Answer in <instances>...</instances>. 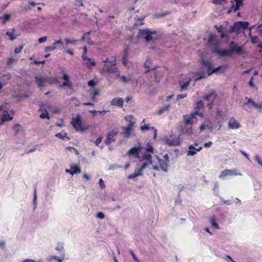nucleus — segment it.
<instances>
[{"label": "nucleus", "mask_w": 262, "mask_h": 262, "mask_svg": "<svg viewBox=\"0 0 262 262\" xmlns=\"http://www.w3.org/2000/svg\"><path fill=\"white\" fill-rule=\"evenodd\" d=\"M139 165L140 168L132 174L128 176V179H135L143 175V171L145 169L159 170L158 165L152 162L151 156L149 155H144L139 160Z\"/></svg>", "instance_id": "f257e3e1"}, {"label": "nucleus", "mask_w": 262, "mask_h": 262, "mask_svg": "<svg viewBox=\"0 0 262 262\" xmlns=\"http://www.w3.org/2000/svg\"><path fill=\"white\" fill-rule=\"evenodd\" d=\"M229 25V23L227 21H225L220 26H216V28L218 32L221 33V36L222 38L226 37L228 36L229 32H239L242 30H244L248 28L249 23L246 21H237L231 27L229 31L227 30V27Z\"/></svg>", "instance_id": "f03ea898"}, {"label": "nucleus", "mask_w": 262, "mask_h": 262, "mask_svg": "<svg viewBox=\"0 0 262 262\" xmlns=\"http://www.w3.org/2000/svg\"><path fill=\"white\" fill-rule=\"evenodd\" d=\"M202 63L204 66V69L207 71V72H199L196 73V76L197 77L195 79L196 80L202 78H205L213 73H222L226 69L224 66H219L214 68L213 67L212 63L209 61H205L203 60Z\"/></svg>", "instance_id": "7ed1b4c3"}, {"label": "nucleus", "mask_w": 262, "mask_h": 262, "mask_svg": "<svg viewBox=\"0 0 262 262\" xmlns=\"http://www.w3.org/2000/svg\"><path fill=\"white\" fill-rule=\"evenodd\" d=\"M137 38V40H131V42L137 43L141 40H145L147 42L154 41L160 38V35L156 31L146 28L139 30Z\"/></svg>", "instance_id": "20e7f679"}, {"label": "nucleus", "mask_w": 262, "mask_h": 262, "mask_svg": "<svg viewBox=\"0 0 262 262\" xmlns=\"http://www.w3.org/2000/svg\"><path fill=\"white\" fill-rule=\"evenodd\" d=\"M157 159L159 164V169H161L164 171H167L169 165V157L167 154H165L163 156V159L160 158L159 157H157Z\"/></svg>", "instance_id": "39448f33"}, {"label": "nucleus", "mask_w": 262, "mask_h": 262, "mask_svg": "<svg viewBox=\"0 0 262 262\" xmlns=\"http://www.w3.org/2000/svg\"><path fill=\"white\" fill-rule=\"evenodd\" d=\"M71 124L77 131H84L86 129V127L84 126L79 115H77L75 118H72Z\"/></svg>", "instance_id": "423d86ee"}, {"label": "nucleus", "mask_w": 262, "mask_h": 262, "mask_svg": "<svg viewBox=\"0 0 262 262\" xmlns=\"http://www.w3.org/2000/svg\"><path fill=\"white\" fill-rule=\"evenodd\" d=\"M196 115H199L202 117L203 116L202 113H199L198 112L184 116V121L185 124L186 125H189L193 123H196L197 122V119L196 118Z\"/></svg>", "instance_id": "0eeeda50"}, {"label": "nucleus", "mask_w": 262, "mask_h": 262, "mask_svg": "<svg viewBox=\"0 0 262 262\" xmlns=\"http://www.w3.org/2000/svg\"><path fill=\"white\" fill-rule=\"evenodd\" d=\"M163 142L169 146H178L181 143L179 137L174 135L164 137L163 139Z\"/></svg>", "instance_id": "6e6552de"}, {"label": "nucleus", "mask_w": 262, "mask_h": 262, "mask_svg": "<svg viewBox=\"0 0 262 262\" xmlns=\"http://www.w3.org/2000/svg\"><path fill=\"white\" fill-rule=\"evenodd\" d=\"M105 64L102 68L103 72H113L115 71V60H110L108 58H106L104 60Z\"/></svg>", "instance_id": "1a4fd4ad"}, {"label": "nucleus", "mask_w": 262, "mask_h": 262, "mask_svg": "<svg viewBox=\"0 0 262 262\" xmlns=\"http://www.w3.org/2000/svg\"><path fill=\"white\" fill-rule=\"evenodd\" d=\"M142 149V144L140 142L138 143L137 147H133L131 148L127 152V155L129 157L136 156L139 157V153Z\"/></svg>", "instance_id": "9d476101"}, {"label": "nucleus", "mask_w": 262, "mask_h": 262, "mask_svg": "<svg viewBox=\"0 0 262 262\" xmlns=\"http://www.w3.org/2000/svg\"><path fill=\"white\" fill-rule=\"evenodd\" d=\"M63 79L64 81L63 82L62 84L59 85V88L61 89L63 87H67L69 89L73 90V86L72 82L70 81V76L67 74H64L62 76Z\"/></svg>", "instance_id": "9b49d317"}, {"label": "nucleus", "mask_w": 262, "mask_h": 262, "mask_svg": "<svg viewBox=\"0 0 262 262\" xmlns=\"http://www.w3.org/2000/svg\"><path fill=\"white\" fill-rule=\"evenodd\" d=\"M202 147L200 146L198 148H195L193 145H191L188 146V150L187 151V155L188 156H192L195 155L198 152L201 150Z\"/></svg>", "instance_id": "f8f14e48"}, {"label": "nucleus", "mask_w": 262, "mask_h": 262, "mask_svg": "<svg viewBox=\"0 0 262 262\" xmlns=\"http://www.w3.org/2000/svg\"><path fill=\"white\" fill-rule=\"evenodd\" d=\"M212 128L210 121L208 119H205L204 120L202 124L200 126L199 129L200 132H202L205 129L211 130Z\"/></svg>", "instance_id": "ddd939ff"}, {"label": "nucleus", "mask_w": 262, "mask_h": 262, "mask_svg": "<svg viewBox=\"0 0 262 262\" xmlns=\"http://www.w3.org/2000/svg\"><path fill=\"white\" fill-rule=\"evenodd\" d=\"M232 45L233 46H231V50H233V53H237L238 54H242L244 52V49L243 46H238L237 45H234V43L232 42Z\"/></svg>", "instance_id": "4468645a"}, {"label": "nucleus", "mask_w": 262, "mask_h": 262, "mask_svg": "<svg viewBox=\"0 0 262 262\" xmlns=\"http://www.w3.org/2000/svg\"><path fill=\"white\" fill-rule=\"evenodd\" d=\"M215 52L221 56H231L233 54V50H231V49L216 50Z\"/></svg>", "instance_id": "2eb2a0df"}, {"label": "nucleus", "mask_w": 262, "mask_h": 262, "mask_svg": "<svg viewBox=\"0 0 262 262\" xmlns=\"http://www.w3.org/2000/svg\"><path fill=\"white\" fill-rule=\"evenodd\" d=\"M228 126L231 129H236L240 127V124L237 120L232 118L229 121Z\"/></svg>", "instance_id": "dca6fc26"}, {"label": "nucleus", "mask_w": 262, "mask_h": 262, "mask_svg": "<svg viewBox=\"0 0 262 262\" xmlns=\"http://www.w3.org/2000/svg\"><path fill=\"white\" fill-rule=\"evenodd\" d=\"M242 5L243 0H233V4L232 7L230 8V11L235 12Z\"/></svg>", "instance_id": "f3484780"}, {"label": "nucleus", "mask_w": 262, "mask_h": 262, "mask_svg": "<svg viewBox=\"0 0 262 262\" xmlns=\"http://www.w3.org/2000/svg\"><path fill=\"white\" fill-rule=\"evenodd\" d=\"M35 79L36 80V82L38 86L41 89H42L45 86V84L46 81V79L39 76H35Z\"/></svg>", "instance_id": "a211bd4d"}, {"label": "nucleus", "mask_w": 262, "mask_h": 262, "mask_svg": "<svg viewBox=\"0 0 262 262\" xmlns=\"http://www.w3.org/2000/svg\"><path fill=\"white\" fill-rule=\"evenodd\" d=\"M115 137V130H112L110 133H109L107 135V138L105 140V143L106 145L110 144L111 143L113 142Z\"/></svg>", "instance_id": "6ab92c4d"}, {"label": "nucleus", "mask_w": 262, "mask_h": 262, "mask_svg": "<svg viewBox=\"0 0 262 262\" xmlns=\"http://www.w3.org/2000/svg\"><path fill=\"white\" fill-rule=\"evenodd\" d=\"M249 35H250L251 42L253 45H254L259 48H262V43L260 42V41H259L258 37L256 36H253L251 35L250 33Z\"/></svg>", "instance_id": "aec40b11"}, {"label": "nucleus", "mask_w": 262, "mask_h": 262, "mask_svg": "<svg viewBox=\"0 0 262 262\" xmlns=\"http://www.w3.org/2000/svg\"><path fill=\"white\" fill-rule=\"evenodd\" d=\"M234 174H235V175H241V173H239V174L235 173L234 172V171H232V170H229V169H226V170L223 171L221 173L219 177L220 178H224L226 176H230V175H234Z\"/></svg>", "instance_id": "412c9836"}, {"label": "nucleus", "mask_w": 262, "mask_h": 262, "mask_svg": "<svg viewBox=\"0 0 262 262\" xmlns=\"http://www.w3.org/2000/svg\"><path fill=\"white\" fill-rule=\"evenodd\" d=\"M66 172L73 176L75 174L80 173L81 170L77 166H73L71 167L70 170L67 169Z\"/></svg>", "instance_id": "4be33fe9"}, {"label": "nucleus", "mask_w": 262, "mask_h": 262, "mask_svg": "<svg viewBox=\"0 0 262 262\" xmlns=\"http://www.w3.org/2000/svg\"><path fill=\"white\" fill-rule=\"evenodd\" d=\"M216 94L214 92H211L209 94L204 96L203 98L208 101L212 102L215 99Z\"/></svg>", "instance_id": "5701e85b"}, {"label": "nucleus", "mask_w": 262, "mask_h": 262, "mask_svg": "<svg viewBox=\"0 0 262 262\" xmlns=\"http://www.w3.org/2000/svg\"><path fill=\"white\" fill-rule=\"evenodd\" d=\"M83 61H84V64L88 68H91L92 67L95 66L96 65L95 61L92 60L90 58H88L87 57L86 59L83 60Z\"/></svg>", "instance_id": "b1692460"}, {"label": "nucleus", "mask_w": 262, "mask_h": 262, "mask_svg": "<svg viewBox=\"0 0 262 262\" xmlns=\"http://www.w3.org/2000/svg\"><path fill=\"white\" fill-rule=\"evenodd\" d=\"M169 108V105H165L163 107L157 110L155 113L157 115H160L163 114L165 112L167 111Z\"/></svg>", "instance_id": "393cba45"}, {"label": "nucleus", "mask_w": 262, "mask_h": 262, "mask_svg": "<svg viewBox=\"0 0 262 262\" xmlns=\"http://www.w3.org/2000/svg\"><path fill=\"white\" fill-rule=\"evenodd\" d=\"M13 129L14 130V135L16 136L19 132L23 130V126L19 124H16L13 126Z\"/></svg>", "instance_id": "a878e982"}, {"label": "nucleus", "mask_w": 262, "mask_h": 262, "mask_svg": "<svg viewBox=\"0 0 262 262\" xmlns=\"http://www.w3.org/2000/svg\"><path fill=\"white\" fill-rule=\"evenodd\" d=\"M13 117L10 116L7 112H6L2 117L1 120L3 122H5L6 121H10L12 120Z\"/></svg>", "instance_id": "bb28decb"}, {"label": "nucleus", "mask_w": 262, "mask_h": 262, "mask_svg": "<svg viewBox=\"0 0 262 262\" xmlns=\"http://www.w3.org/2000/svg\"><path fill=\"white\" fill-rule=\"evenodd\" d=\"M118 78L122 82L127 83L129 81V78L125 75H117Z\"/></svg>", "instance_id": "cd10ccee"}, {"label": "nucleus", "mask_w": 262, "mask_h": 262, "mask_svg": "<svg viewBox=\"0 0 262 262\" xmlns=\"http://www.w3.org/2000/svg\"><path fill=\"white\" fill-rule=\"evenodd\" d=\"M135 124V123H132L131 124H128L127 126L125 127L124 131L126 135V136L128 137L129 136L130 130L133 128Z\"/></svg>", "instance_id": "c85d7f7f"}, {"label": "nucleus", "mask_w": 262, "mask_h": 262, "mask_svg": "<svg viewBox=\"0 0 262 262\" xmlns=\"http://www.w3.org/2000/svg\"><path fill=\"white\" fill-rule=\"evenodd\" d=\"M190 81V79H189L186 82H181V81L180 82V85L181 86V91L185 90L187 89L188 86L189 85Z\"/></svg>", "instance_id": "c756f323"}, {"label": "nucleus", "mask_w": 262, "mask_h": 262, "mask_svg": "<svg viewBox=\"0 0 262 262\" xmlns=\"http://www.w3.org/2000/svg\"><path fill=\"white\" fill-rule=\"evenodd\" d=\"M55 136L61 139H64V138H66L68 140H69V138L67 137V134L64 131H62L60 133L56 134L55 135Z\"/></svg>", "instance_id": "7c9ffc66"}, {"label": "nucleus", "mask_w": 262, "mask_h": 262, "mask_svg": "<svg viewBox=\"0 0 262 262\" xmlns=\"http://www.w3.org/2000/svg\"><path fill=\"white\" fill-rule=\"evenodd\" d=\"M14 29H13V30L12 32L7 31L6 33V35L8 36H9L10 39L11 40H13L16 38V36L14 34Z\"/></svg>", "instance_id": "2f4dec72"}, {"label": "nucleus", "mask_w": 262, "mask_h": 262, "mask_svg": "<svg viewBox=\"0 0 262 262\" xmlns=\"http://www.w3.org/2000/svg\"><path fill=\"white\" fill-rule=\"evenodd\" d=\"M151 65L152 61L150 60L147 59L145 61V62L144 63V67L146 69V72H148L149 71Z\"/></svg>", "instance_id": "473e14b6"}, {"label": "nucleus", "mask_w": 262, "mask_h": 262, "mask_svg": "<svg viewBox=\"0 0 262 262\" xmlns=\"http://www.w3.org/2000/svg\"><path fill=\"white\" fill-rule=\"evenodd\" d=\"M123 64L124 66L127 67L128 68H130L133 66L132 63L128 61L125 57L123 58Z\"/></svg>", "instance_id": "72a5a7b5"}, {"label": "nucleus", "mask_w": 262, "mask_h": 262, "mask_svg": "<svg viewBox=\"0 0 262 262\" xmlns=\"http://www.w3.org/2000/svg\"><path fill=\"white\" fill-rule=\"evenodd\" d=\"M10 18V15L8 14H5L3 16H1L0 19L2 20V23L5 24Z\"/></svg>", "instance_id": "f704fd0d"}, {"label": "nucleus", "mask_w": 262, "mask_h": 262, "mask_svg": "<svg viewBox=\"0 0 262 262\" xmlns=\"http://www.w3.org/2000/svg\"><path fill=\"white\" fill-rule=\"evenodd\" d=\"M133 116L132 115H128L125 117V120L128 122V124H131L132 123H136V122L133 120Z\"/></svg>", "instance_id": "c9c22d12"}, {"label": "nucleus", "mask_w": 262, "mask_h": 262, "mask_svg": "<svg viewBox=\"0 0 262 262\" xmlns=\"http://www.w3.org/2000/svg\"><path fill=\"white\" fill-rule=\"evenodd\" d=\"M77 40H74V39H71L70 38H64V41L66 42V44L68 45V44H74L76 43V42L77 41Z\"/></svg>", "instance_id": "e433bc0d"}, {"label": "nucleus", "mask_w": 262, "mask_h": 262, "mask_svg": "<svg viewBox=\"0 0 262 262\" xmlns=\"http://www.w3.org/2000/svg\"><path fill=\"white\" fill-rule=\"evenodd\" d=\"M150 129H154V127H150L149 125H144L140 126V129L142 131H145Z\"/></svg>", "instance_id": "4c0bfd02"}, {"label": "nucleus", "mask_w": 262, "mask_h": 262, "mask_svg": "<svg viewBox=\"0 0 262 262\" xmlns=\"http://www.w3.org/2000/svg\"><path fill=\"white\" fill-rule=\"evenodd\" d=\"M184 133L185 134H186L187 135H191L193 134V129L191 127H189L188 128H187L184 131Z\"/></svg>", "instance_id": "58836bf2"}, {"label": "nucleus", "mask_w": 262, "mask_h": 262, "mask_svg": "<svg viewBox=\"0 0 262 262\" xmlns=\"http://www.w3.org/2000/svg\"><path fill=\"white\" fill-rule=\"evenodd\" d=\"M123 104V101L122 98H118L116 101V105L122 107Z\"/></svg>", "instance_id": "ea45409f"}, {"label": "nucleus", "mask_w": 262, "mask_h": 262, "mask_svg": "<svg viewBox=\"0 0 262 262\" xmlns=\"http://www.w3.org/2000/svg\"><path fill=\"white\" fill-rule=\"evenodd\" d=\"M88 84L89 86L94 87L97 84V82L94 79H92L88 82Z\"/></svg>", "instance_id": "a19ab883"}, {"label": "nucleus", "mask_w": 262, "mask_h": 262, "mask_svg": "<svg viewBox=\"0 0 262 262\" xmlns=\"http://www.w3.org/2000/svg\"><path fill=\"white\" fill-rule=\"evenodd\" d=\"M91 95H93L94 96H97L99 95V90L98 89H94L92 93H91Z\"/></svg>", "instance_id": "79ce46f5"}, {"label": "nucleus", "mask_w": 262, "mask_h": 262, "mask_svg": "<svg viewBox=\"0 0 262 262\" xmlns=\"http://www.w3.org/2000/svg\"><path fill=\"white\" fill-rule=\"evenodd\" d=\"M56 48V47L48 46L45 48V52H50L54 50Z\"/></svg>", "instance_id": "37998d69"}, {"label": "nucleus", "mask_w": 262, "mask_h": 262, "mask_svg": "<svg viewBox=\"0 0 262 262\" xmlns=\"http://www.w3.org/2000/svg\"><path fill=\"white\" fill-rule=\"evenodd\" d=\"M40 118H41V119H45V118H47V119H50V117H49V114L47 112V111H46V113H42L40 115Z\"/></svg>", "instance_id": "c03bdc74"}, {"label": "nucleus", "mask_w": 262, "mask_h": 262, "mask_svg": "<svg viewBox=\"0 0 262 262\" xmlns=\"http://www.w3.org/2000/svg\"><path fill=\"white\" fill-rule=\"evenodd\" d=\"M23 48H24L23 45H21V46H19L18 48H16L14 49V53L15 54L19 53L22 51Z\"/></svg>", "instance_id": "a18cd8bd"}, {"label": "nucleus", "mask_w": 262, "mask_h": 262, "mask_svg": "<svg viewBox=\"0 0 262 262\" xmlns=\"http://www.w3.org/2000/svg\"><path fill=\"white\" fill-rule=\"evenodd\" d=\"M86 53H87V48L86 47L83 48V54L82 56V60H85L86 59Z\"/></svg>", "instance_id": "49530a36"}, {"label": "nucleus", "mask_w": 262, "mask_h": 262, "mask_svg": "<svg viewBox=\"0 0 262 262\" xmlns=\"http://www.w3.org/2000/svg\"><path fill=\"white\" fill-rule=\"evenodd\" d=\"M204 107V103L202 101H199L197 103H196V107L198 108H202Z\"/></svg>", "instance_id": "de8ad7c7"}, {"label": "nucleus", "mask_w": 262, "mask_h": 262, "mask_svg": "<svg viewBox=\"0 0 262 262\" xmlns=\"http://www.w3.org/2000/svg\"><path fill=\"white\" fill-rule=\"evenodd\" d=\"M96 216L97 218L100 219H103L105 217L104 213L102 212H99L97 213L96 214Z\"/></svg>", "instance_id": "09e8293b"}, {"label": "nucleus", "mask_w": 262, "mask_h": 262, "mask_svg": "<svg viewBox=\"0 0 262 262\" xmlns=\"http://www.w3.org/2000/svg\"><path fill=\"white\" fill-rule=\"evenodd\" d=\"M215 36L212 34H209L208 35V42H211L213 39L215 38Z\"/></svg>", "instance_id": "8fccbe9b"}, {"label": "nucleus", "mask_w": 262, "mask_h": 262, "mask_svg": "<svg viewBox=\"0 0 262 262\" xmlns=\"http://www.w3.org/2000/svg\"><path fill=\"white\" fill-rule=\"evenodd\" d=\"M102 139V137H99L95 141V144L98 146L101 142Z\"/></svg>", "instance_id": "3c124183"}, {"label": "nucleus", "mask_w": 262, "mask_h": 262, "mask_svg": "<svg viewBox=\"0 0 262 262\" xmlns=\"http://www.w3.org/2000/svg\"><path fill=\"white\" fill-rule=\"evenodd\" d=\"M47 40V37L45 36V37H41L40 38H39L38 39V42L39 43H43L45 42H46Z\"/></svg>", "instance_id": "603ef678"}, {"label": "nucleus", "mask_w": 262, "mask_h": 262, "mask_svg": "<svg viewBox=\"0 0 262 262\" xmlns=\"http://www.w3.org/2000/svg\"><path fill=\"white\" fill-rule=\"evenodd\" d=\"M146 150L149 152H154V148L151 145L148 144L147 146Z\"/></svg>", "instance_id": "864d4df0"}, {"label": "nucleus", "mask_w": 262, "mask_h": 262, "mask_svg": "<svg viewBox=\"0 0 262 262\" xmlns=\"http://www.w3.org/2000/svg\"><path fill=\"white\" fill-rule=\"evenodd\" d=\"M187 97V94H179L177 96V100H179L180 99H183Z\"/></svg>", "instance_id": "5fc2aeb1"}, {"label": "nucleus", "mask_w": 262, "mask_h": 262, "mask_svg": "<svg viewBox=\"0 0 262 262\" xmlns=\"http://www.w3.org/2000/svg\"><path fill=\"white\" fill-rule=\"evenodd\" d=\"M255 160L262 167V161L260 158L258 156H256L255 157Z\"/></svg>", "instance_id": "6e6d98bb"}, {"label": "nucleus", "mask_w": 262, "mask_h": 262, "mask_svg": "<svg viewBox=\"0 0 262 262\" xmlns=\"http://www.w3.org/2000/svg\"><path fill=\"white\" fill-rule=\"evenodd\" d=\"M211 225H212V226L214 228H216V229L219 228L217 224L214 221H212Z\"/></svg>", "instance_id": "4d7b16f0"}, {"label": "nucleus", "mask_w": 262, "mask_h": 262, "mask_svg": "<svg viewBox=\"0 0 262 262\" xmlns=\"http://www.w3.org/2000/svg\"><path fill=\"white\" fill-rule=\"evenodd\" d=\"M99 183L101 188H103L105 187L104 182L102 179H100L99 180Z\"/></svg>", "instance_id": "13d9d810"}, {"label": "nucleus", "mask_w": 262, "mask_h": 262, "mask_svg": "<svg viewBox=\"0 0 262 262\" xmlns=\"http://www.w3.org/2000/svg\"><path fill=\"white\" fill-rule=\"evenodd\" d=\"M75 5H76L78 6H83V2L81 0L76 1Z\"/></svg>", "instance_id": "bf43d9fd"}, {"label": "nucleus", "mask_w": 262, "mask_h": 262, "mask_svg": "<svg viewBox=\"0 0 262 262\" xmlns=\"http://www.w3.org/2000/svg\"><path fill=\"white\" fill-rule=\"evenodd\" d=\"M56 250L59 251H62L64 250L63 247L62 245H58L56 247Z\"/></svg>", "instance_id": "052dcab7"}, {"label": "nucleus", "mask_w": 262, "mask_h": 262, "mask_svg": "<svg viewBox=\"0 0 262 262\" xmlns=\"http://www.w3.org/2000/svg\"><path fill=\"white\" fill-rule=\"evenodd\" d=\"M90 33L89 32H86V33H84V34H83V35L82 37V40L85 41V38L86 37H88L89 36Z\"/></svg>", "instance_id": "680f3d73"}, {"label": "nucleus", "mask_w": 262, "mask_h": 262, "mask_svg": "<svg viewBox=\"0 0 262 262\" xmlns=\"http://www.w3.org/2000/svg\"><path fill=\"white\" fill-rule=\"evenodd\" d=\"M60 45L61 46L63 45V42L61 40H57L54 42V45Z\"/></svg>", "instance_id": "e2e57ef3"}, {"label": "nucleus", "mask_w": 262, "mask_h": 262, "mask_svg": "<svg viewBox=\"0 0 262 262\" xmlns=\"http://www.w3.org/2000/svg\"><path fill=\"white\" fill-rule=\"evenodd\" d=\"M52 259H55L57 262H62V259L57 257V256H54L52 257Z\"/></svg>", "instance_id": "0e129e2a"}, {"label": "nucleus", "mask_w": 262, "mask_h": 262, "mask_svg": "<svg viewBox=\"0 0 262 262\" xmlns=\"http://www.w3.org/2000/svg\"><path fill=\"white\" fill-rule=\"evenodd\" d=\"M142 21H143V19L142 18H137V19L136 24L137 25L143 24Z\"/></svg>", "instance_id": "69168bd1"}, {"label": "nucleus", "mask_w": 262, "mask_h": 262, "mask_svg": "<svg viewBox=\"0 0 262 262\" xmlns=\"http://www.w3.org/2000/svg\"><path fill=\"white\" fill-rule=\"evenodd\" d=\"M212 144V142L211 141H209L208 142L205 143L204 144V146L205 147H209Z\"/></svg>", "instance_id": "338daca9"}, {"label": "nucleus", "mask_w": 262, "mask_h": 262, "mask_svg": "<svg viewBox=\"0 0 262 262\" xmlns=\"http://www.w3.org/2000/svg\"><path fill=\"white\" fill-rule=\"evenodd\" d=\"M22 262H36L34 260L32 259H26L23 260Z\"/></svg>", "instance_id": "774afa93"}]
</instances>
